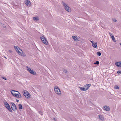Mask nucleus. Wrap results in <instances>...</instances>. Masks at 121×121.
<instances>
[{"label": "nucleus", "instance_id": "1", "mask_svg": "<svg viewBox=\"0 0 121 121\" xmlns=\"http://www.w3.org/2000/svg\"><path fill=\"white\" fill-rule=\"evenodd\" d=\"M12 95L14 97L18 98H20L22 97L21 94L18 91L12 90L11 91Z\"/></svg>", "mask_w": 121, "mask_h": 121}, {"label": "nucleus", "instance_id": "2", "mask_svg": "<svg viewBox=\"0 0 121 121\" xmlns=\"http://www.w3.org/2000/svg\"><path fill=\"white\" fill-rule=\"evenodd\" d=\"M54 88L55 93L58 95H61V92L59 88L56 86H55Z\"/></svg>", "mask_w": 121, "mask_h": 121}, {"label": "nucleus", "instance_id": "3", "mask_svg": "<svg viewBox=\"0 0 121 121\" xmlns=\"http://www.w3.org/2000/svg\"><path fill=\"white\" fill-rule=\"evenodd\" d=\"M14 48L16 51L19 55H20L22 56H24V55L22 53L23 51L21 49H20L17 46H14Z\"/></svg>", "mask_w": 121, "mask_h": 121}, {"label": "nucleus", "instance_id": "4", "mask_svg": "<svg viewBox=\"0 0 121 121\" xmlns=\"http://www.w3.org/2000/svg\"><path fill=\"white\" fill-rule=\"evenodd\" d=\"M23 93L26 98L29 99L30 98L31 96L30 94L26 91L24 90L23 91Z\"/></svg>", "mask_w": 121, "mask_h": 121}, {"label": "nucleus", "instance_id": "5", "mask_svg": "<svg viewBox=\"0 0 121 121\" xmlns=\"http://www.w3.org/2000/svg\"><path fill=\"white\" fill-rule=\"evenodd\" d=\"M4 103L6 108L10 112H12V110L11 109L10 105L6 101H4Z\"/></svg>", "mask_w": 121, "mask_h": 121}, {"label": "nucleus", "instance_id": "6", "mask_svg": "<svg viewBox=\"0 0 121 121\" xmlns=\"http://www.w3.org/2000/svg\"><path fill=\"white\" fill-rule=\"evenodd\" d=\"M40 38L42 41L43 43L46 45H48V41L43 36L41 35L40 36Z\"/></svg>", "mask_w": 121, "mask_h": 121}, {"label": "nucleus", "instance_id": "7", "mask_svg": "<svg viewBox=\"0 0 121 121\" xmlns=\"http://www.w3.org/2000/svg\"><path fill=\"white\" fill-rule=\"evenodd\" d=\"M63 4L65 9L67 11L69 12L71 11V10L70 8L65 3H63Z\"/></svg>", "mask_w": 121, "mask_h": 121}, {"label": "nucleus", "instance_id": "8", "mask_svg": "<svg viewBox=\"0 0 121 121\" xmlns=\"http://www.w3.org/2000/svg\"><path fill=\"white\" fill-rule=\"evenodd\" d=\"M98 118L99 120H100L102 121H104V117L103 114H102L99 115L98 116Z\"/></svg>", "mask_w": 121, "mask_h": 121}, {"label": "nucleus", "instance_id": "9", "mask_svg": "<svg viewBox=\"0 0 121 121\" xmlns=\"http://www.w3.org/2000/svg\"><path fill=\"white\" fill-rule=\"evenodd\" d=\"M11 107L12 109L14 111H15L17 109V107L15 104L13 103L11 104Z\"/></svg>", "mask_w": 121, "mask_h": 121}, {"label": "nucleus", "instance_id": "10", "mask_svg": "<svg viewBox=\"0 0 121 121\" xmlns=\"http://www.w3.org/2000/svg\"><path fill=\"white\" fill-rule=\"evenodd\" d=\"M103 109L104 110L109 111L110 110V108L108 106H104L103 107Z\"/></svg>", "mask_w": 121, "mask_h": 121}, {"label": "nucleus", "instance_id": "11", "mask_svg": "<svg viewBox=\"0 0 121 121\" xmlns=\"http://www.w3.org/2000/svg\"><path fill=\"white\" fill-rule=\"evenodd\" d=\"M91 42V43L93 47L94 48H96L97 47V42H94L91 41H90Z\"/></svg>", "mask_w": 121, "mask_h": 121}, {"label": "nucleus", "instance_id": "12", "mask_svg": "<svg viewBox=\"0 0 121 121\" xmlns=\"http://www.w3.org/2000/svg\"><path fill=\"white\" fill-rule=\"evenodd\" d=\"M27 70L31 74L34 75H35L36 74L35 72V71L31 70V69H28Z\"/></svg>", "mask_w": 121, "mask_h": 121}, {"label": "nucleus", "instance_id": "13", "mask_svg": "<svg viewBox=\"0 0 121 121\" xmlns=\"http://www.w3.org/2000/svg\"><path fill=\"white\" fill-rule=\"evenodd\" d=\"M25 2L27 6H30L31 3L29 0H25Z\"/></svg>", "mask_w": 121, "mask_h": 121}, {"label": "nucleus", "instance_id": "14", "mask_svg": "<svg viewBox=\"0 0 121 121\" xmlns=\"http://www.w3.org/2000/svg\"><path fill=\"white\" fill-rule=\"evenodd\" d=\"M116 65L119 67H121V62H117L115 63Z\"/></svg>", "mask_w": 121, "mask_h": 121}, {"label": "nucleus", "instance_id": "15", "mask_svg": "<svg viewBox=\"0 0 121 121\" xmlns=\"http://www.w3.org/2000/svg\"><path fill=\"white\" fill-rule=\"evenodd\" d=\"M112 38V40L114 42H116V41H115V38L114 36L112 35V34H110Z\"/></svg>", "mask_w": 121, "mask_h": 121}, {"label": "nucleus", "instance_id": "16", "mask_svg": "<svg viewBox=\"0 0 121 121\" xmlns=\"http://www.w3.org/2000/svg\"><path fill=\"white\" fill-rule=\"evenodd\" d=\"M33 20L35 21L39 20V18L38 17H33Z\"/></svg>", "mask_w": 121, "mask_h": 121}, {"label": "nucleus", "instance_id": "17", "mask_svg": "<svg viewBox=\"0 0 121 121\" xmlns=\"http://www.w3.org/2000/svg\"><path fill=\"white\" fill-rule=\"evenodd\" d=\"M72 37L75 41L77 40V37L76 36H73Z\"/></svg>", "mask_w": 121, "mask_h": 121}, {"label": "nucleus", "instance_id": "18", "mask_svg": "<svg viewBox=\"0 0 121 121\" xmlns=\"http://www.w3.org/2000/svg\"><path fill=\"white\" fill-rule=\"evenodd\" d=\"M19 108V109H22V105L21 104H19L18 105Z\"/></svg>", "mask_w": 121, "mask_h": 121}, {"label": "nucleus", "instance_id": "19", "mask_svg": "<svg viewBox=\"0 0 121 121\" xmlns=\"http://www.w3.org/2000/svg\"><path fill=\"white\" fill-rule=\"evenodd\" d=\"M114 88L115 89H118L119 88V87L117 85H116L114 86Z\"/></svg>", "mask_w": 121, "mask_h": 121}, {"label": "nucleus", "instance_id": "20", "mask_svg": "<svg viewBox=\"0 0 121 121\" xmlns=\"http://www.w3.org/2000/svg\"><path fill=\"white\" fill-rule=\"evenodd\" d=\"M97 55L99 56H100L101 55V53L99 52H97Z\"/></svg>", "mask_w": 121, "mask_h": 121}, {"label": "nucleus", "instance_id": "21", "mask_svg": "<svg viewBox=\"0 0 121 121\" xmlns=\"http://www.w3.org/2000/svg\"><path fill=\"white\" fill-rule=\"evenodd\" d=\"M63 70V71L64 72L66 73H67V70L65 69H64Z\"/></svg>", "mask_w": 121, "mask_h": 121}, {"label": "nucleus", "instance_id": "22", "mask_svg": "<svg viewBox=\"0 0 121 121\" xmlns=\"http://www.w3.org/2000/svg\"><path fill=\"white\" fill-rule=\"evenodd\" d=\"M87 85H85L84 86V87L86 89V91L88 89V88H87Z\"/></svg>", "mask_w": 121, "mask_h": 121}, {"label": "nucleus", "instance_id": "23", "mask_svg": "<svg viewBox=\"0 0 121 121\" xmlns=\"http://www.w3.org/2000/svg\"><path fill=\"white\" fill-rule=\"evenodd\" d=\"M99 62L98 61H96L95 63V64H97L98 65L99 64Z\"/></svg>", "mask_w": 121, "mask_h": 121}, {"label": "nucleus", "instance_id": "24", "mask_svg": "<svg viewBox=\"0 0 121 121\" xmlns=\"http://www.w3.org/2000/svg\"><path fill=\"white\" fill-rule=\"evenodd\" d=\"M86 85H87V87L88 89L89 88V87L90 86H91L90 84H88Z\"/></svg>", "mask_w": 121, "mask_h": 121}, {"label": "nucleus", "instance_id": "25", "mask_svg": "<svg viewBox=\"0 0 121 121\" xmlns=\"http://www.w3.org/2000/svg\"><path fill=\"white\" fill-rule=\"evenodd\" d=\"M2 78L3 79H4V80H7V78H6V77H2Z\"/></svg>", "mask_w": 121, "mask_h": 121}, {"label": "nucleus", "instance_id": "26", "mask_svg": "<svg viewBox=\"0 0 121 121\" xmlns=\"http://www.w3.org/2000/svg\"><path fill=\"white\" fill-rule=\"evenodd\" d=\"M83 87H80V86L79 87V88L80 89V90L82 91V90H83Z\"/></svg>", "mask_w": 121, "mask_h": 121}, {"label": "nucleus", "instance_id": "27", "mask_svg": "<svg viewBox=\"0 0 121 121\" xmlns=\"http://www.w3.org/2000/svg\"><path fill=\"white\" fill-rule=\"evenodd\" d=\"M117 73H121V71H118Z\"/></svg>", "mask_w": 121, "mask_h": 121}, {"label": "nucleus", "instance_id": "28", "mask_svg": "<svg viewBox=\"0 0 121 121\" xmlns=\"http://www.w3.org/2000/svg\"><path fill=\"white\" fill-rule=\"evenodd\" d=\"M86 89L84 87V86L83 87L82 91H86Z\"/></svg>", "mask_w": 121, "mask_h": 121}, {"label": "nucleus", "instance_id": "29", "mask_svg": "<svg viewBox=\"0 0 121 121\" xmlns=\"http://www.w3.org/2000/svg\"><path fill=\"white\" fill-rule=\"evenodd\" d=\"M53 119L54 121H57V119L56 118H53Z\"/></svg>", "mask_w": 121, "mask_h": 121}, {"label": "nucleus", "instance_id": "30", "mask_svg": "<svg viewBox=\"0 0 121 121\" xmlns=\"http://www.w3.org/2000/svg\"><path fill=\"white\" fill-rule=\"evenodd\" d=\"M9 51L10 53H11L12 52V51L11 50H9Z\"/></svg>", "mask_w": 121, "mask_h": 121}, {"label": "nucleus", "instance_id": "31", "mask_svg": "<svg viewBox=\"0 0 121 121\" xmlns=\"http://www.w3.org/2000/svg\"><path fill=\"white\" fill-rule=\"evenodd\" d=\"M114 21L115 22H116V21H117V20H116V19L114 20Z\"/></svg>", "mask_w": 121, "mask_h": 121}, {"label": "nucleus", "instance_id": "32", "mask_svg": "<svg viewBox=\"0 0 121 121\" xmlns=\"http://www.w3.org/2000/svg\"><path fill=\"white\" fill-rule=\"evenodd\" d=\"M16 101H17V102H18L19 100H17V99H16Z\"/></svg>", "mask_w": 121, "mask_h": 121}, {"label": "nucleus", "instance_id": "33", "mask_svg": "<svg viewBox=\"0 0 121 121\" xmlns=\"http://www.w3.org/2000/svg\"><path fill=\"white\" fill-rule=\"evenodd\" d=\"M27 68H28L27 67Z\"/></svg>", "mask_w": 121, "mask_h": 121}, {"label": "nucleus", "instance_id": "34", "mask_svg": "<svg viewBox=\"0 0 121 121\" xmlns=\"http://www.w3.org/2000/svg\"><path fill=\"white\" fill-rule=\"evenodd\" d=\"M120 45H121V43H120Z\"/></svg>", "mask_w": 121, "mask_h": 121}]
</instances>
